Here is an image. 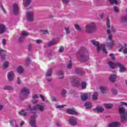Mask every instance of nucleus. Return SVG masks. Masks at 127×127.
I'll use <instances>...</instances> for the list:
<instances>
[{"label":"nucleus","mask_w":127,"mask_h":127,"mask_svg":"<svg viewBox=\"0 0 127 127\" xmlns=\"http://www.w3.org/2000/svg\"><path fill=\"white\" fill-rule=\"evenodd\" d=\"M7 79L9 82L13 81L14 79V72L10 71L7 74Z\"/></svg>","instance_id":"nucleus-10"},{"label":"nucleus","mask_w":127,"mask_h":127,"mask_svg":"<svg viewBox=\"0 0 127 127\" xmlns=\"http://www.w3.org/2000/svg\"><path fill=\"white\" fill-rule=\"evenodd\" d=\"M27 19L28 21H33L34 20V14L33 11H29L26 13Z\"/></svg>","instance_id":"nucleus-6"},{"label":"nucleus","mask_w":127,"mask_h":127,"mask_svg":"<svg viewBox=\"0 0 127 127\" xmlns=\"http://www.w3.org/2000/svg\"><path fill=\"white\" fill-rule=\"evenodd\" d=\"M30 58L27 59V60H26V65H27V66H28V65H29V64H30Z\"/></svg>","instance_id":"nucleus-44"},{"label":"nucleus","mask_w":127,"mask_h":127,"mask_svg":"<svg viewBox=\"0 0 127 127\" xmlns=\"http://www.w3.org/2000/svg\"><path fill=\"white\" fill-rule=\"evenodd\" d=\"M63 51H64V47H63V46H61L59 50V52H60V53H62Z\"/></svg>","instance_id":"nucleus-47"},{"label":"nucleus","mask_w":127,"mask_h":127,"mask_svg":"<svg viewBox=\"0 0 127 127\" xmlns=\"http://www.w3.org/2000/svg\"><path fill=\"white\" fill-rule=\"evenodd\" d=\"M72 66H73V64H72V61L70 60L69 64H67L66 66V68L67 69H68L69 70H70V69L72 68Z\"/></svg>","instance_id":"nucleus-31"},{"label":"nucleus","mask_w":127,"mask_h":127,"mask_svg":"<svg viewBox=\"0 0 127 127\" xmlns=\"http://www.w3.org/2000/svg\"><path fill=\"white\" fill-rule=\"evenodd\" d=\"M41 31L43 34H49V31L48 30H42Z\"/></svg>","instance_id":"nucleus-40"},{"label":"nucleus","mask_w":127,"mask_h":127,"mask_svg":"<svg viewBox=\"0 0 127 127\" xmlns=\"http://www.w3.org/2000/svg\"><path fill=\"white\" fill-rule=\"evenodd\" d=\"M74 26L77 30L78 31H82V29L81 28V27L78 24H75Z\"/></svg>","instance_id":"nucleus-36"},{"label":"nucleus","mask_w":127,"mask_h":127,"mask_svg":"<svg viewBox=\"0 0 127 127\" xmlns=\"http://www.w3.org/2000/svg\"><path fill=\"white\" fill-rule=\"evenodd\" d=\"M112 37L113 35H109L108 36V39H107L106 41L107 47L108 48H112V47H113V46L115 45L114 42H113V40H112Z\"/></svg>","instance_id":"nucleus-7"},{"label":"nucleus","mask_w":127,"mask_h":127,"mask_svg":"<svg viewBox=\"0 0 127 127\" xmlns=\"http://www.w3.org/2000/svg\"><path fill=\"white\" fill-rule=\"evenodd\" d=\"M119 105L121 106H126V107H127V103L126 102H121L120 103Z\"/></svg>","instance_id":"nucleus-46"},{"label":"nucleus","mask_w":127,"mask_h":127,"mask_svg":"<svg viewBox=\"0 0 127 127\" xmlns=\"http://www.w3.org/2000/svg\"><path fill=\"white\" fill-rule=\"evenodd\" d=\"M81 99L82 101H86L88 99V94L87 93H82L81 94Z\"/></svg>","instance_id":"nucleus-23"},{"label":"nucleus","mask_w":127,"mask_h":127,"mask_svg":"<svg viewBox=\"0 0 127 127\" xmlns=\"http://www.w3.org/2000/svg\"><path fill=\"white\" fill-rule=\"evenodd\" d=\"M117 79V76L115 74H111L109 77V80L110 82L114 83L116 82V80Z\"/></svg>","instance_id":"nucleus-20"},{"label":"nucleus","mask_w":127,"mask_h":127,"mask_svg":"<svg viewBox=\"0 0 127 127\" xmlns=\"http://www.w3.org/2000/svg\"><path fill=\"white\" fill-rule=\"evenodd\" d=\"M6 43V40L5 39H3L2 40V44L3 46H5Z\"/></svg>","instance_id":"nucleus-50"},{"label":"nucleus","mask_w":127,"mask_h":127,"mask_svg":"<svg viewBox=\"0 0 127 127\" xmlns=\"http://www.w3.org/2000/svg\"><path fill=\"white\" fill-rule=\"evenodd\" d=\"M112 94H113V95H118V90H116V89H113L112 90Z\"/></svg>","instance_id":"nucleus-48"},{"label":"nucleus","mask_w":127,"mask_h":127,"mask_svg":"<svg viewBox=\"0 0 127 127\" xmlns=\"http://www.w3.org/2000/svg\"><path fill=\"white\" fill-rule=\"evenodd\" d=\"M113 10L116 12V13H118V12H119V7H118L117 6L113 7Z\"/></svg>","instance_id":"nucleus-42"},{"label":"nucleus","mask_w":127,"mask_h":127,"mask_svg":"<svg viewBox=\"0 0 127 127\" xmlns=\"http://www.w3.org/2000/svg\"><path fill=\"white\" fill-rule=\"evenodd\" d=\"M125 47V50H124V53H126L127 54V44H124Z\"/></svg>","instance_id":"nucleus-54"},{"label":"nucleus","mask_w":127,"mask_h":127,"mask_svg":"<svg viewBox=\"0 0 127 127\" xmlns=\"http://www.w3.org/2000/svg\"><path fill=\"white\" fill-rule=\"evenodd\" d=\"M121 126V123L118 122H113L108 125L106 127H120Z\"/></svg>","instance_id":"nucleus-12"},{"label":"nucleus","mask_w":127,"mask_h":127,"mask_svg":"<svg viewBox=\"0 0 127 127\" xmlns=\"http://www.w3.org/2000/svg\"><path fill=\"white\" fill-rule=\"evenodd\" d=\"M98 97H99L98 92H94L92 95V99L94 101H96V100H98Z\"/></svg>","instance_id":"nucleus-28"},{"label":"nucleus","mask_w":127,"mask_h":127,"mask_svg":"<svg viewBox=\"0 0 127 127\" xmlns=\"http://www.w3.org/2000/svg\"><path fill=\"white\" fill-rule=\"evenodd\" d=\"M89 53H88V51H85L84 52L82 53H78L77 56L81 59V60H82V61H88L89 60Z\"/></svg>","instance_id":"nucleus-5"},{"label":"nucleus","mask_w":127,"mask_h":127,"mask_svg":"<svg viewBox=\"0 0 127 127\" xmlns=\"http://www.w3.org/2000/svg\"><path fill=\"white\" fill-rule=\"evenodd\" d=\"M75 73L78 75H83V71L81 69H76Z\"/></svg>","instance_id":"nucleus-35"},{"label":"nucleus","mask_w":127,"mask_h":127,"mask_svg":"<svg viewBox=\"0 0 127 127\" xmlns=\"http://www.w3.org/2000/svg\"><path fill=\"white\" fill-rule=\"evenodd\" d=\"M58 76L59 79H64V72L62 70L59 71L58 73Z\"/></svg>","instance_id":"nucleus-21"},{"label":"nucleus","mask_w":127,"mask_h":127,"mask_svg":"<svg viewBox=\"0 0 127 127\" xmlns=\"http://www.w3.org/2000/svg\"><path fill=\"white\" fill-rule=\"evenodd\" d=\"M93 111L97 113H103V112L105 111V109H104V108L102 107V106H98L96 108L93 109Z\"/></svg>","instance_id":"nucleus-18"},{"label":"nucleus","mask_w":127,"mask_h":127,"mask_svg":"<svg viewBox=\"0 0 127 127\" xmlns=\"http://www.w3.org/2000/svg\"><path fill=\"white\" fill-rule=\"evenodd\" d=\"M17 71L19 74H22L23 73V68H22V66H20L18 67Z\"/></svg>","instance_id":"nucleus-29"},{"label":"nucleus","mask_w":127,"mask_h":127,"mask_svg":"<svg viewBox=\"0 0 127 127\" xmlns=\"http://www.w3.org/2000/svg\"><path fill=\"white\" fill-rule=\"evenodd\" d=\"M17 84H18L19 85L21 84V80H20L19 77L17 78Z\"/></svg>","instance_id":"nucleus-58"},{"label":"nucleus","mask_w":127,"mask_h":127,"mask_svg":"<svg viewBox=\"0 0 127 127\" xmlns=\"http://www.w3.org/2000/svg\"><path fill=\"white\" fill-rule=\"evenodd\" d=\"M1 8L4 13H5V10H4V8H3V6L1 5Z\"/></svg>","instance_id":"nucleus-59"},{"label":"nucleus","mask_w":127,"mask_h":127,"mask_svg":"<svg viewBox=\"0 0 127 127\" xmlns=\"http://www.w3.org/2000/svg\"><path fill=\"white\" fill-rule=\"evenodd\" d=\"M4 90H13V87L9 86H6L4 88Z\"/></svg>","instance_id":"nucleus-45"},{"label":"nucleus","mask_w":127,"mask_h":127,"mask_svg":"<svg viewBox=\"0 0 127 127\" xmlns=\"http://www.w3.org/2000/svg\"><path fill=\"white\" fill-rule=\"evenodd\" d=\"M35 41L36 43H37V44H39L40 43H42V40H41V39L36 40Z\"/></svg>","instance_id":"nucleus-51"},{"label":"nucleus","mask_w":127,"mask_h":127,"mask_svg":"<svg viewBox=\"0 0 127 127\" xmlns=\"http://www.w3.org/2000/svg\"><path fill=\"white\" fill-rule=\"evenodd\" d=\"M117 66L118 67H119V71L121 73H123L126 71V67H125V66L124 64L120 63H117Z\"/></svg>","instance_id":"nucleus-14"},{"label":"nucleus","mask_w":127,"mask_h":127,"mask_svg":"<svg viewBox=\"0 0 127 127\" xmlns=\"http://www.w3.org/2000/svg\"><path fill=\"white\" fill-rule=\"evenodd\" d=\"M29 109L31 111V113H32V114H33V115H32L31 117L30 125L32 127H36L35 126V123H36V119H37L36 111H37L38 109L39 110L40 112L43 113V112H44V107L41 105L37 104L36 105V106H34L33 107V108H32L31 106H29Z\"/></svg>","instance_id":"nucleus-1"},{"label":"nucleus","mask_w":127,"mask_h":127,"mask_svg":"<svg viewBox=\"0 0 127 127\" xmlns=\"http://www.w3.org/2000/svg\"><path fill=\"white\" fill-rule=\"evenodd\" d=\"M6 29V27H5V25L0 23V34H3L5 32Z\"/></svg>","instance_id":"nucleus-16"},{"label":"nucleus","mask_w":127,"mask_h":127,"mask_svg":"<svg viewBox=\"0 0 127 127\" xmlns=\"http://www.w3.org/2000/svg\"><path fill=\"white\" fill-rule=\"evenodd\" d=\"M108 65H109V67H110L111 69H115V68H117V66H118V63H114L113 62H109Z\"/></svg>","instance_id":"nucleus-19"},{"label":"nucleus","mask_w":127,"mask_h":127,"mask_svg":"<svg viewBox=\"0 0 127 127\" xmlns=\"http://www.w3.org/2000/svg\"><path fill=\"white\" fill-rule=\"evenodd\" d=\"M31 3V0H24L23 5L24 6H28L29 4Z\"/></svg>","instance_id":"nucleus-25"},{"label":"nucleus","mask_w":127,"mask_h":127,"mask_svg":"<svg viewBox=\"0 0 127 127\" xmlns=\"http://www.w3.org/2000/svg\"><path fill=\"white\" fill-rule=\"evenodd\" d=\"M106 24L108 28H110V27H111V25L110 24V19H109V17L107 18Z\"/></svg>","instance_id":"nucleus-41"},{"label":"nucleus","mask_w":127,"mask_h":127,"mask_svg":"<svg viewBox=\"0 0 127 127\" xmlns=\"http://www.w3.org/2000/svg\"><path fill=\"white\" fill-rule=\"evenodd\" d=\"M29 94H30V91H29L28 88L26 87L23 88L20 91V100L23 101V100H25Z\"/></svg>","instance_id":"nucleus-3"},{"label":"nucleus","mask_w":127,"mask_h":127,"mask_svg":"<svg viewBox=\"0 0 127 127\" xmlns=\"http://www.w3.org/2000/svg\"><path fill=\"white\" fill-rule=\"evenodd\" d=\"M55 44H56V41L55 40H53L48 44V46H52V45H55Z\"/></svg>","instance_id":"nucleus-32"},{"label":"nucleus","mask_w":127,"mask_h":127,"mask_svg":"<svg viewBox=\"0 0 127 127\" xmlns=\"http://www.w3.org/2000/svg\"><path fill=\"white\" fill-rule=\"evenodd\" d=\"M8 66H9V62L5 61L3 64L2 68L4 69H7V68H8Z\"/></svg>","instance_id":"nucleus-24"},{"label":"nucleus","mask_w":127,"mask_h":127,"mask_svg":"<svg viewBox=\"0 0 127 127\" xmlns=\"http://www.w3.org/2000/svg\"><path fill=\"white\" fill-rule=\"evenodd\" d=\"M24 125V121L22 122L20 124V127H22Z\"/></svg>","instance_id":"nucleus-61"},{"label":"nucleus","mask_w":127,"mask_h":127,"mask_svg":"<svg viewBox=\"0 0 127 127\" xmlns=\"http://www.w3.org/2000/svg\"><path fill=\"white\" fill-rule=\"evenodd\" d=\"M84 107L86 109H91L92 108V104L90 102H86L84 104Z\"/></svg>","instance_id":"nucleus-26"},{"label":"nucleus","mask_w":127,"mask_h":127,"mask_svg":"<svg viewBox=\"0 0 127 127\" xmlns=\"http://www.w3.org/2000/svg\"><path fill=\"white\" fill-rule=\"evenodd\" d=\"M9 123L12 127H14V125L16 124V122H15V121H10Z\"/></svg>","instance_id":"nucleus-38"},{"label":"nucleus","mask_w":127,"mask_h":127,"mask_svg":"<svg viewBox=\"0 0 127 127\" xmlns=\"http://www.w3.org/2000/svg\"><path fill=\"white\" fill-rule=\"evenodd\" d=\"M63 1L64 3L67 4V3H69V2H70V0H63Z\"/></svg>","instance_id":"nucleus-53"},{"label":"nucleus","mask_w":127,"mask_h":127,"mask_svg":"<svg viewBox=\"0 0 127 127\" xmlns=\"http://www.w3.org/2000/svg\"><path fill=\"white\" fill-rule=\"evenodd\" d=\"M110 33H111V30L108 29L107 30V34H110Z\"/></svg>","instance_id":"nucleus-63"},{"label":"nucleus","mask_w":127,"mask_h":127,"mask_svg":"<svg viewBox=\"0 0 127 127\" xmlns=\"http://www.w3.org/2000/svg\"><path fill=\"white\" fill-rule=\"evenodd\" d=\"M28 34H29L27 32L23 31L22 32V37L19 39V42H21V41H22V40L23 39V37H24V36H26V35H28Z\"/></svg>","instance_id":"nucleus-22"},{"label":"nucleus","mask_w":127,"mask_h":127,"mask_svg":"<svg viewBox=\"0 0 127 127\" xmlns=\"http://www.w3.org/2000/svg\"><path fill=\"white\" fill-rule=\"evenodd\" d=\"M66 94H67V90L65 89H63L62 91V97H66Z\"/></svg>","instance_id":"nucleus-34"},{"label":"nucleus","mask_w":127,"mask_h":127,"mask_svg":"<svg viewBox=\"0 0 127 127\" xmlns=\"http://www.w3.org/2000/svg\"><path fill=\"white\" fill-rule=\"evenodd\" d=\"M104 107L106 108V109H112L114 107V105L112 104H104Z\"/></svg>","instance_id":"nucleus-30"},{"label":"nucleus","mask_w":127,"mask_h":127,"mask_svg":"<svg viewBox=\"0 0 127 127\" xmlns=\"http://www.w3.org/2000/svg\"><path fill=\"white\" fill-rule=\"evenodd\" d=\"M32 98H33V99H37V98H38V96H37V94H35L33 96Z\"/></svg>","instance_id":"nucleus-57"},{"label":"nucleus","mask_w":127,"mask_h":127,"mask_svg":"<svg viewBox=\"0 0 127 127\" xmlns=\"http://www.w3.org/2000/svg\"><path fill=\"white\" fill-rule=\"evenodd\" d=\"M110 1V3H111V4H114V3H115V4H117L118 3V0H109Z\"/></svg>","instance_id":"nucleus-39"},{"label":"nucleus","mask_w":127,"mask_h":127,"mask_svg":"<svg viewBox=\"0 0 127 127\" xmlns=\"http://www.w3.org/2000/svg\"><path fill=\"white\" fill-rule=\"evenodd\" d=\"M97 25L95 23H91L85 26V32L87 33H94L97 31Z\"/></svg>","instance_id":"nucleus-2"},{"label":"nucleus","mask_w":127,"mask_h":127,"mask_svg":"<svg viewBox=\"0 0 127 127\" xmlns=\"http://www.w3.org/2000/svg\"><path fill=\"white\" fill-rule=\"evenodd\" d=\"M32 102L33 104H37L38 100L36 99H32Z\"/></svg>","instance_id":"nucleus-56"},{"label":"nucleus","mask_w":127,"mask_h":127,"mask_svg":"<svg viewBox=\"0 0 127 127\" xmlns=\"http://www.w3.org/2000/svg\"><path fill=\"white\" fill-rule=\"evenodd\" d=\"M30 111L29 109V106L26 110H22L21 111L19 112V115L20 116H23V117H26L28 116V111Z\"/></svg>","instance_id":"nucleus-11"},{"label":"nucleus","mask_w":127,"mask_h":127,"mask_svg":"<svg viewBox=\"0 0 127 127\" xmlns=\"http://www.w3.org/2000/svg\"><path fill=\"white\" fill-rule=\"evenodd\" d=\"M100 89L101 93H103V94L107 90V87L104 86H100Z\"/></svg>","instance_id":"nucleus-33"},{"label":"nucleus","mask_w":127,"mask_h":127,"mask_svg":"<svg viewBox=\"0 0 127 127\" xmlns=\"http://www.w3.org/2000/svg\"><path fill=\"white\" fill-rule=\"evenodd\" d=\"M31 48H32V45H31V44H30L29 45H28V50L29 51L31 50Z\"/></svg>","instance_id":"nucleus-60"},{"label":"nucleus","mask_w":127,"mask_h":127,"mask_svg":"<svg viewBox=\"0 0 127 127\" xmlns=\"http://www.w3.org/2000/svg\"><path fill=\"white\" fill-rule=\"evenodd\" d=\"M66 113L69 115H78V112H77L74 108H72V109H67L66 110Z\"/></svg>","instance_id":"nucleus-17"},{"label":"nucleus","mask_w":127,"mask_h":127,"mask_svg":"<svg viewBox=\"0 0 127 127\" xmlns=\"http://www.w3.org/2000/svg\"><path fill=\"white\" fill-rule=\"evenodd\" d=\"M110 57H111L112 60H113V61L116 60V57H115V55H114V54L111 53L110 54Z\"/></svg>","instance_id":"nucleus-43"},{"label":"nucleus","mask_w":127,"mask_h":127,"mask_svg":"<svg viewBox=\"0 0 127 127\" xmlns=\"http://www.w3.org/2000/svg\"><path fill=\"white\" fill-rule=\"evenodd\" d=\"M64 106L65 105H60V106H57L56 108L57 109H62V108L64 107Z\"/></svg>","instance_id":"nucleus-55"},{"label":"nucleus","mask_w":127,"mask_h":127,"mask_svg":"<svg viewBox=\"0 0 127 127\" xmlns=\"http://www.w3.org/2000/svg\"><path fill=\"white\" fill-rule=\"evenodd\" d=\"M71 82H72L74 85L78 86L79 84V80L75 79V78H71L70 79Z\"/></svg>","instance_id":"nucleus-27"},{"label":"nucleus","mask_w":127,"mask_h":127,"mask_svg":"<svg viewBox=\"0 0 127 127\" xmlns=\"http://www.w3.org/2000/svg\"><path fill=\"white\" fill-rule=\"evenodd\" d=\"M91 43L94 46H96L97 47V52H100L101 50H103V52L104 53H106L107 54L108 51H107V49H106V47L105 46V44H103L101 45V47L99 46V42L97 41H96L95 40L91 41Z\"/></svg>","instance_id":"nucleus-4"},{"label":"nucleus","mask_w":127,"mask_h":127,"mask_svg":"<svg viewBox=\"0 0 127 127\" xmlns=\"http://www.w3.org/2000/svg\"><path fill=\"white\" fill-rule=\"evenodd\" d=\"M3 109V106L2 105H0V111H1Z\"/></svg>","instance_id":"nucleus-62"},{"label":"nucleus","mask_w":127,"mask_h":127,"mask_svg":"<svg viewBox=\"0 0 127 127\" xmlns=\"http://www.w3.org/2000/svg\"><path fill=\"white\" fill-rule=\"evenodd\" d=\"M12 10L13 12H14V14H15V15H16V14H17V13H18V5H17V3H14L13 5Z\"/></svg>","instance_id":"nucleus-15"},{"label":"nucleus","mask_w":127,"mask_h":127,"mask_svg":"<svg viewBox=\"0 0 127 127\" xmlns=\"http://www.w3.org/2000/svg\"><path fill=\"white\" fill-rule=\"evenodd\" d=\"M68 123L70 126L72 127H75L77 126V118L75 117H71L68 119Z\"/></svg>","instance_id":"nucleus-8"},{"label":"nucleus","mask_w":127,"mask_h":127,"mask_svg":"<svg viewBox=\"0 0 127 127\" xmlns=\"http://www.w3.org/2000/svg\"><path fill=\"white\" fill-rule=\"evenodd\" d=\"M39 96H40V98H41L42 101H43V102H45V99L43 97V95L40 94Z\"/></svg>","instance_id":"nucleus-52"},{"label":"nucleus","mask_w":127,"mask_h":127,"mask_svg":"<svg viewBox=\"0 0 127 127\" xmlns=\"http://www.w3.org/2000/svg\"><path fill=\"white\" fill-rule=\"evenodd\" d=\"M65 30L66 31V33H67V34H70V29H69V27H66L65 28Z\"/></svg>","instance_id":"nucleus-49"},{"label":"nucleus","mask_w":127,"mask_h":127,"mask_svg":"<svg viewBox=\"0 0 127 127\" xmlns=\"http://www.w3.org/2000/svg\"><path fill=\"white\" fill-rule=\"evenodd\" d=\"M112 31H114V32H115V31H116V29H115V27H112Z\"/></svg>","instance_id":"nucleus-64"},{"label":"nucleus","mask_w":127,"mask_h":127,"mask_svg":"<svg viewBox=\"0 0 127 127\" xmlns=\"http://www.w3.org/2000/svg\"><path fill=\"white\" fill-rule=\"evenodd\" d=\"M6 52V51L5 50L1 49L0 46V57L2 59H5V58H6V55L5 54Z\"/></svg>","instance_id":"nucleus-13"},{"label":"nucleus","mask_w":127,"mask_h":127,"mask_svg":"<svg viewBox=\"0 0 127 127\" xmlns=\"http://www.w3.org/2000/svg\"><path fill=\"white\" fill-rule=\"evenodd\" d=\"M81 88L83 90L86 89L87 88V83L86 82H82L81 83Z\"/></svg>","instance_id":"nucleus-37"},{"label":"nucleus","mask_w":127,"mask_h":127,"mask_svg":"<svg viewBox=\"0 0 127 127\" xmlns=\"http://www.w3.org/2000/svg\"><path fill=\"white\" fill-rule=\"evenodd\" d=\"M52 69H48L46 73V79L48 81V82H51L52 81Z\"/></svg>","instance_id":"nucleus-9"}]
</instances>
